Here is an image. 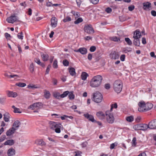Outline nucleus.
<instances>
[{"mask_svg":"<svg viewBox=\"0 0 156 156\" xmlns=\"http://www.w3.org/2000/svg\"><path fill=\"white\" fill-rule=\"evenodd\" d=\"M125 40L128 45H131L132 44V41L129 38H125Z\"/></svg>","mask_w":156,"mask_h":156,"instance_id":"nucleus-34","label":"nucleus"},{"mask_svg":"<svg viewBox=\"0 0 156 156\" xmlns=\"http://www.w3.org/2000/svg\"><path fill=\"white\" fill-rule=\"evenodd\" d=\"M103 96L99 92H96L93 94V100L96 103H99L101 102L103 100Z\"/></svg>","mask_w":156,"mask_h":156,"instance_id":"nucleus-4","label":"nucleus"},{"mask_svg":"<svg viewBox=\"0 0 156 156\" xmlns=\"http://www.w3.org/2000/svg\"><path fill=\"white\" fill-rule=\"evenodd\" d=\"M112 41H120V38L119 37H117L116 36L111 37L109 38Z\"/></svg>","mask_w":156,"mask_h":156,"instance_id":"nucleus-32","label":"nucleus"},{"mask_svg":"<svg viewBox=\"0 0 156 156\" xmlns=\"http://www.w3.org/2000/svg\"><path fill=\"white\" fill-rule=\"evenodd\" d=\"M35 143L37 145L43 146H45L46 143L42 139H38L35 140Z\"/></svg>","mask_w":156,"mask_h":156,"instance_id":"nucleus-16","label":"nucleus"},{"mask_svg":"<svg viewBox=\"0 0 156 156\" xmlns=\"http://www.w3.org/2000/svg\"><path fill=\"white\" fill-rule=\"evenodd\" d=\"M151 15L154 16H156V12L154 10H152L151 12Z\"/></svg>","mask_w":156,"mask_h":156,"instance_id":"nucleus-63","label":"nucleus"},{"mask_svg":"<svg viewBox=\"0 0 156 156\" xmlns=\"http://www.w3.org/2000/svg\"><path fill=\"white\" fill-rule=\"evenodd\" d=\"M92 55L91 54L89 53L88 54L87 58L88 60L90 61L92 59Z\"/></svg>","mask_w":156,"mask_h":156,"instance_id":"nucleus-64","label":"nucleus"},{"mask_svg":"<svg viewBox=\"0 0 156 156\" xmlns=\"http://www.w3.org/2000/svg\"><path fill=\"white\" fill-rule=\"evenodd\" d=\"M15 151L12 148L9 149L7 152V154L8 156H13L15 154Z\"/></svg>","mask_w":156,"mask_h":156,"instance_id":"nucleus-23","label":"nucleus"},{"mask_svg":"<svg viewBox=\"0 0 156 156\" xmlns=\"http://www.w3.org/2000/svg\"><path fill=\"white\" fill-rule=\"evenodd\" d=\"M15 129H14L12 127L7 131L6 134L7 136H10L15 133Z\"/></svg>","mask_w":156,"mask_h":156,"instance_id":"nucleus-22","label":"nucleus"},{"mask_svg":"<svg viewBox=\"0 0 156 156\" xmlns=\"http://www.w3.org/2000/svg\"><path fill=\"white\" fill-rule=\"evenodd\" d=\"M68 95L70 99L72 100L74 99L75 96L74 94H73V91L69 92V93Z\"/></svg>","mask_w":156,"mask_h":156,"instance_id":"nucleus-35","label":"nucleus"},{"mask_svg":"<svg viewBox=\"0 0 156 156\" xmlns=\"http://www.w3.org/2000/svg\"><path fill=\"white\" fill-rule=\"evenodd\" d=\"M12 108L14 109V110L13 111L14 113H21L22 112L20 111V109L15 107V106L12 105Z\"/></svg>","mask_w":156,"mask_h":156,"instance_id":"nucleus-31","label":"nucleus"},{"mask_svg":"<svg viewBox=\"0 0 156 156\" xmlns=\"http://www.w3.org/2000/svg\"><path fill=\"white\" fill-rule=\"evenodd\" d=\"M51 94L49 91L46 90H44V96L47 99H48L49 98Z\"/></svg>","mask_w":156,"mask_h":156,"instance_id":"nucleus-30","label":"nucleus"},{"mask_svg":"<svg viewBox=\"0 0 156 156\" xmlns=\"http://www.w3.org/2000/svg\"><path fill=\"white\" fill-rule=\"evenodd\" d=\"M102 80V77L100 75L95 76L91 80L90 86L93 87H98L101 85Z\"/></svg>","mask_w":156,"mask_h":156,"instance_id":"nucleus-1","label":"nucleus"},{"mask_svg":"<svg viewBox=\"0 0 156 156\" xmlns=\"http://www.w3.org/2000/svg\"><path fill=\"white\" fill-rule=\"evenodd\" d=\"M134 129L135 130H146L148 128V125L146 124H139L133 126Z\"/></svg>","mask_w":156,"mask_h":156,"instance_id":"nucleus-6","label":"nucleus"},{"mask_svg":"<svg viewBox=\"0 0 156 156\" xmlns=\"http://www.w3.org/2000/svg\"><path fill=\"white\" fill-rule=\"evenodd\" d=\"M96 48L94 46H91L90 48V51L92 52H94L95 51Z\"/></svg>","mask_w":156,"mask_h":156,"instance_id":"nucleus-51","label":"nucleus"},{"mask_svg":"<svg viewBox=\"0 0 156 156\" xmlns=\"http://www.w3.org/2000/svg\"><path fill=\"white\" fill-rule=\"evenodd\" d=\"M122 83L121 80H118L115 81L113 83V88L116 92L120 93L122 90Z\"/></svg>","mask_w":156,"mask_h":156,"instance_id":"nucleus-3","label":"nucleus"},{"mask_svg":"<svg viewBox=\"0 0 156 156\" xmlns=\"http://www.w3.org/2000/svg\"><path fill=\"white\" fill-rule=\"evenodd\" d=\"M110 57L112 59H116L119 58V55L115 51L111 52L110 55Z\"/></svg>","mask_w":156,"mask_h":156,"instance_id":"nucleus-15","label":"nucleus"},{"mask_svg":"<svg viewBox=\"0 0 156 156\" xmlns=\"http://www.w3.org/2000/svg\"><path fill=\"white\" fill-rule=\"evenodd\" d=\"M91 2L94 4H98L99 2V0H90Z\"/></svg>","mask_w":156,"mask_h":156,"instance_id":"nucleus-56","label":"nucleus"},{"mask_svg":"<svg viewBox=\"0 0 156 156\" xmlns=\"http://www.w3.org/2000/svg\"><path fill=\"white\" fill-rule=\"evenodd\" d=\"M18 17L15 16H12L6 19L7 22L11 23H13L15 22L18 20Z\"/></svg>","mask_w":156,"mask_h":156,"instance_id":"nucleus-10","label":"nucleus"},{"mask_svg":"<svg viewBox=\"0 0 156 156\" xmlns=\"http://www.w3.org/2000/svg\"><path fill=\"white\" fill-rule=\"evenodd\" d=\"M42 58L44 61H46L48 60L49 55L47 54H41Z\"/></svg>","mask_w":156,"mask_h":156,"instance_id":"nucleus-25","label":"nucleus"},{"mask_svg":"<svg viewBox=\"0 0 156 156\" xmlns=\"http://www.w3.org/2000/svg\"><path fill=\"white\" fill-rule=\"evenodd\" d=\"M16 85L20 87H25L26 84L25 83H16Z\"/></svg>","mask_w":156,"mask_h":156,"instance_id":"nucleus-41","label":"nucleus"},{"mask_svg":"<svg viewBox=\"0 0 156 156\" xmlns=\"http://www.w3.org/2000/svg\"><path fill=\"white\" fill-rule=\"evenodd\" d=\"M151 7V3L149 2H146L143 3V9L147 10Z\"/></svg>","mask_w":156,"mask_h":156,"instance_id":"nucleus-20","label":"nucleus"},{"mask_svg":"<svg viewBox=\"0 0 156 156\" xmlns=\"http://www.w3.org/2000/svg\"><path fill=\"white\" fill-rule=\"evenodd\" d=\"M69 72L71 76H74L76 75L75 70L74 68L73 67L69 68Z\"/></svg>","mask_w":156,"mask_h":156,"instance_id":"nucleus-28","label":"nucleus"},{"mask_svg":"<svg viewBox=\"0 0 156 156\" xmlns=\"http://www.w3.org/2000/svg\"><path fill=\"white\" fill-rule=\"evenodd\" d=\"M141 36V34L140 31H139L138 30H136L134 33L133 38L134 39L135 38H140Z\"/></svg>","mask_w":156,"mask_h":156,"instance_id":"nucleus-17","label":"nucleus"},{"mask_svg":"<svg viewBox=\"0 0 156 156\" xmlns=\"http://www.w3.org/2000/svg\"><path fill=\"white\" fill-rule=\"evenodd\" d=\"M105 88L107 90H108L110 88V85L108 83H106L105 85Z\"/></svg>","mask_w":156,"mask_h":156,"instance_id":"nucleus-53","label":"nucleus"},{"mask_svg":"<svg viewBox=\"0 0 156 156\" xmlns=\"http://www.w3.org/2000/svg\"><path fill=\"white\" fill-rule=\"evenodd\" d=\"M133 43L135 45L137 46H139L140 44V38H136L134 39Z\"/></svg>","mask_w":156,"mask_h":156,"instance_id":"nucleus-26","label":"nucleus"},{"mask_svg":"<svg viewBox=\"0 0 156 156\" xmlns=\"http://www.w3.org/2000/svg\"><path fill=\"white\" fill-rule=\"evenodd\" d=\"M132 146H135L136 144V138L135 137H134L133 138V139L132 141Z\"/></svg>","mask_w":156,"mask_h":156,"instance_id":"nucleus-48","label":"nucleus"},{"mask_svg":"<svg viewBox=\"0 0 156 156\" xmlns=\"http://www.w3.org/2000/svg\"><path fill=\"white\" fill-rule=\"evenodd\" d=\"M43 105V104L41 102H37L30 105L28 107V108L31 109L32 110L34 109H38L42 108Z\"/></svg>","mask_w":156,"mask_h":156,"instance_id":"nucleus-8","label":"nucleus"},{"mask_svg":"<svg viewBox=\"0 0 156 156\" xmlns=\"http://www.w3.org/2000/svg\"><path fill=\"white\" fill-rule=\"evenodd\" d=\"M145 112L151 109L153 107V105L151 103H145Z\"/></svg>","mask_w":156,"mask_h":156,"instance_id":"nucleus-21","label":"nucleus"},{"mask_svg":"<svg viewBox=\"0 0 156 156\" xmlns=\"http://www.w3.org/2000/svg\"><path fill=\"white\" fill-rule=\"evenodd\" d=\"M69 93V91H64L62 94H61V98H63L65 97Z\"/></svg>","mask_w":156,"mask_h":156,"instance_id":"nucleus-37","label":"nucleus"},{"mask_svg":"<svg viewBox=\"0 0 156 156\" xmlns=\"http://www.w3.org/2000/svg\"><path fill=\"white\" fill-rule=\"evenodd\" d=\"M92 37L90 36H87L85 37L84 38V39L87 41H89V40L92 39Z\"/></svg>","mask_w":156,"mask_h":156,"instance_id":"nucleus-60","label":"nucleus"},{"mask_svg":"<svg viewBox=\"0 0 156 156\" xmlns=\"http://www.w3.org/2000/svg\"><path fill=\"white\" fill-rule=\"evenodd\" d=\"M53 96L54 97L57 99H59L61 98V94L58 92H55L53 94Z\"/></svg>","mask_w":156,"mask_h":156,"instance_id":"nucleus-33","label":"nucleus"},{"mask_svg":"<svg viewBox=\"0 0 156 156\" xmlns=\"http://www.w3.org/2000/svg\"><path fill=\"white\" fill-rule=\"evenodd\" d=\"M14 142L13 140H10L6 141L4 143L5 145H9L10 146H12L14 144Z\"/></svg>","mask_w":156,"mask_h":156,"instance_id":"nucleus-24","label":"nucleus"},{"mask_svg":"<svg viewBox=\"0 0 156 156\" xmlns=\"http://www.w3.org/2000/svg\"><path fill=\"white\" fill-rule=\"evenodd\" d=\"M6 138V136L5 135H3L2 136L0 139V141L2 142Z\"/></svg>","mask_w":156,"mask_h":156,"instance_id":"nucleus-57","label":"nucleus"},{"mask_svg":"<svg viewBox=\"0 0 156 156\" xmlns=\"http://www.w3.org/2000/svg\"><path fill=\"white\" fill-rule=\"evenodd\" d=\"M84 30L85 32L88 34H93L94 32L93 28L91 24L85 25Z\"/></svg>","mask_w":156,"mask_h":156,"instance_id":"nucleus-7","label":"nucleus"},{"mask_svg":"<svg viewBox=\"0 0 156 156\" xmlns=\"http://www.w3.org/2000/svg\"><path fill=\"white\" fill-rule=\"evenodd\" d=\"M57 63V61L56 59H55L54 60L53 64V68L55 69L58 68V65Z\"/></svg>","mask_w":156,"mask_h":156,"instance_id":"nucleus-44","label":"nucleus"},{"mask_svg":"<svg viewBox=\"0 0 156 156\" xmlns=\"http://www.w3.org/2000/svg\"><path fill=\"white\" fill-rule=\"evenodd\" d=\"M8 96L9 97L15 98L17 96V94L16 93L13 91H8Z\"/></svg>","mask_w":156,"mask_h":156,"instance_id":"nucleus-27","label":"nucleus"},{"mask_svg":"<svg viewBox=\"0 0 156 156\" xmlns=\"http://www.w3.org/2000/svg\"><path fill=\"white\" fill-rule=\"evenodd\" d=\"M46 6L48 7L53 6V4L51 2H48L46 3Z\"/></svg>","mask_w":156,"mask_h":156,"instance_id":"nucleus-61","label":"nucleus"},{"mask_svg":"<svg viewBox=\"0 0 156 156\" xmlns=\"http://www.w3.org/2000/svg\"><path fill=\"white\" fill-rule=\"evenodd\" d=\"M111 106L112 107V108H117L118 106L117 103H115L112 104L111 105Z\"/></svg>","mask_w":156,"mask_h":156,"instance_id":"nucleus-62","label":"nucleus"},{"mask_svg":"<svg viewBox=\"0 0 156 156\" xmlns=\"http://www.w3.org/2000/svg\"><path fill=\"white\" fill-rule=\"evenodd\" d=\"M147 125L148 128L151 129H156V119L151 120Z\"/></svg>","mask_w":156,"mask_h":156,"instance_id":"nucleus-11","label":"nucleus"},{"mask_svg":"<svg viewBox=\"0 0 156 156\" xmlns=\"http://www.w3.org/2000/svg\"><path fill=\"white\" fill-rule=\"evenodd\" d=\"M76 52H80L82 55H85L87 52V49L85 48H81L77 50H75Z\"/></svg>","mask_w":156,"mask_h":156,"instance_id":"nucleus-14","label":"nucleus"},{"mask_svg":"<svg viewBox=\"0 0 156 156\" xmlns=\"http://www.w3.org/2000/svg\"><path fill=\"white\" fill-rule=\"evenodd\" d=\"M83 116L89 121L93 122H96V121L94 119V116L92 115L89 114L88 113L84 114Z\"/></svg>","mask_w":156,"mask_h":156,"instance_id":"nucleus-12","label":"nucleus"},{"mask_svg":"<svg viewBox=\"0 0 156 156\" xmlns=\"http://www.w3.org/2000/svg\"><path fill=\"white\" fill-rule=\"evenodd\" d=\"M126 120L129 122H131L133 120V116H128L126 118Z\"/></svg>","mask_w":156,"mask_h":156,"instance_id":"nucleus-39","label":"nucleus"},{"mask_svg":"<svg viewBox=\"0 0 156 156\" xmlns=\"http://www.w3.org/2000/svg\"><path fill=\"white\" fill-rule=\"evenodd\" d=\"M88 76V74L86 72H83L81 76V78L82 80H85Z\"/></svg>","mask_w":156,"mask_h":156,"instance_id":"nucleus-29","label":"nucleus"},{"mask_svg":"<svg viewBox=\"0 0 156 156\" xmlns=\"http://www.w3.org/2000/svg\"><path fill=\"white\" fill-rule=\"evenodd\" d=\"M49 124L51 129L55 130V132L57 133H60V129L63 127L62 125L60 123L50 121Z\"/></svg>","mask_w":156,"mask_h":156,"instance_id":"nucleus-2","label":"nucleus"},{"mask_svg":"<svg viewBox=\"0 0 156 156\" xmlns=\"http://www.w3.org/2000/svg\"><path fill=\"white\" fill-rule=\"evenodd\" d=\"M96 115L101 120L104 119L105 116V114L103 112L101 111L97 112Z\"/></svg>","mask_w":156,"mask_h":156,"instance_id":"nucleus-19","label":"nucleus"},{"mask_svg":"<svg viewBox=\"0 0 156 156\" xmlns=\"http://www.w3.org/2000/svg\"><path fill=\"white\" fill-rule=\"evenodd\" d=\"M125 55H122L120 56V59L121 61H123L125 60Z\"/></svg>","mask_w":156,"mask_h":156,"instance_id":"nucleus-59","label":"nucleus"},{"mask_svg":"<svg viewBox=\"0 0 156 156\" xmlns=\"http://www.w3.org/2000/svg\"><path fill=\"white\" fill-rule=\"evenodd\" d=\"M9 114L8 113L5 114L4 115V121L6 122H8L9 121Z\"/></svg>","mask_w":156,"mask_h":156,"instance_id":"nucleus-38","label":"nucleus"},{"mask_svg":"<svg viewBox=\"0 0 156 156\" xmlns=\"http://www.w3.org/2000/svg\"><path fill=\"white\" fill-rule=\"evenodd\" d=\"M21 124L19 120H16L13 123L12 128H13V129L15 130L17 129Z\"/></svg>","mask_w":156,"mask_h":156,"instance_id":"nucleus-13","label":"nucleus"},{"mask_svg":"<svg viewBox=\"0 0 156 156\" xmlns=\"http://www.w3.org/2000/svg\"><path fill=\"white\" fill-rule=\"evenodd\" d=\"M63 64L65 66H67L69 65V62L66 59H65L63 61Z\"/></svg>","mask_w":156,"mask_h":156,"instance_id":"nucleus-47","label":"nucleus"},{"mask_svg":"<svg viewBox=\"0 0 156 156\" xmlns=\"http://www.w3.org/2000/svg\"><path fill=\"white\" fill-rule=\"evenodd\" d=\"M135 6L134 5H131L128 7V9L129 11H132L134 9Z\"/></svg>","mask_w":156,"mask_h":156,"instance_id":"nucleus-52","label":"nucleus"},{"mask_svg":"<svg viewBox=\"0 0 156 156\" xmlns=\"http://www.w3.org/2000/svg\"><path fill=\"white\" fill-rule=\"evenodd\" d=\"M105 115L106 121L108 123L112 124L114 122V117L113 115L109 111H106L105 113Z\"/></svg>","mask_w":156,"mask_h":156,"instance_id":"nucleus-5","label":"nucleus"},{"mask_svg":"<svg viewBox=\"0 0 156 156\" xmlns=\"http://www.w3.org/2000/svg\"><path fill=\"white\" fill-rule=\"evenodd\" d=\"M23 33L22 32L18 33L17 35L18 38L21 40H22L23 38Z\"/></svg>","mask_w":156,"mask_h":156,"instance_id":"nucleus-46","label":"nucleus"},{"mask_svg":"<svg viewBox=\"0 0 156 156\" xmlns=\"http://www.w3.org/2000/svg\"><path fill=\"white\" fill-rule=\"evenodd\" d=\"M139 106L138 110L140 112H145V102L144 101H140L138 103Z\"/></svg>","mask_w":156,"mask_h":156,"instance_id":"nucleus-9","label":"nucleus"},{"mask_svg":"<svg viewBox=\"0 0 156 156\" xmlns=\"http://www.w3.org/2000/svg\"><path fill=\"white\" fill-rule=\"evenodd\" d=\"M71 20V18L69 16H67L65 17L63 19V21L65 22H69Z\"/></svg>","mask_w":156,"mask_h":156,"instance_id":"nucleus-36","label":"nucleus"},{"mask_svg":"<svg viewBox=\"0 0 156 156\" xmlns=\"http://www.w3.org/2000/svg\"><path fill=\"white\" fill-rule=\"evenodd\" d=\"M34 60L38 65H39L41 63L40 60L38 58H36L34 59Z\"/></svg>","mask_w":156,"mask_h":156,"instance_id":"nucleus-54","label":"nucleus"},{"mask_svg":"<svg viewBox=\"0 0 156 156\" xmlns=\"http://www.w3.org/2000/svg\"><path fill=\"white\" fill-rule=\"evenodd\" d=\"M69 118L70 119H72L73 118V117L72 116H68L66 115H64L63 116H61V118L62 120H64L66 118Z\"/></svg>","mask_w":156,"mask_h":156,"instance_id":"nucleus-43","label":"nucleus"},{"mask_svg":"<svg viewBox=\"0 0 156 156\" xmlns=\"http://www.w3.org/2000/svg\"><path fill=\"white\" fill-rule=\"evenodd\" d=\"M83 21V20L81 18H79L74 22L75 24H78Z\"/></svg>","mask_w":156,"mask_h":156,"instance_id":"nucleus-42","label":"nucleus"},{"mask_svg":"<svg viewBox=\"0 0 156 156\" xmlns=\"http://www.w3.org/2000/svg\"><path fill=\"white\" fill-rule=\"evenodd\" d=\"M72 13L76 18H78L80 16V13L76 12H73Z\"/></svg>","mask_w":156,"mask_h":156,"instance_id":"nucleus-45","label":"nucleus"},{"mask_svg":"<svg viewBox=\"0 0 156 156\" xmlns=\"http://www.w3.org/2000/svg\"><path fill=\"white\" fill-rule=\"evenodd\" d=\"M30 70L31 73H33L34 71V66L33 63H32L30 66Z\"/></svg>","mask_w":156,"mask_h":156,"instance_id":"nucleus-40","label":"nucleus"},{"mask_svg":"<svg viewBox=\"0 0 156 156\" xmlns=\"http://www.w3.org/2000/svg\"><path fill=\"white\" fill-rule=\"evenodd\" d=\"M51 67V66L50 65H49L48 66L46 70L45 74H48L49 73Z\"/></svg>","mask_w":156,"mask_h":156,"instance_id":"nucleus-49","label":"nucleus"},{"mask_svg":"<svg viewBox=\"0 0 156 156\" xmlns=\"http://www.w3.org/2000/svg\"><path fill=\"white\" fill-rule=\"evenodd\" d=\"M5 76H8L9 77V78H14L15 77H19L18 76V75H11L10 76H9L8 75H7V74H5Z\"/></svg>","mask_w":156,"mask_h":156,"instance_id":"nucleus-50","label":"nucleus"},{"mask_svg":"<svg viewBox=\"0 0 156 156\" xmlns=\"http://www.w3.org/2000/svg\"><path fill=\"white\" fill-rule=\"evenodd\" d=\"M116 144L115 143H112L111 144L110 146V149H113L114 148V147L115 146L117 145V144Z\"/></svg>","mask_w":156,"mask_h":156,"instance_id":"nucleus-58","label":"nucleus"},{"mask_svg":"<svg viewBox=\"0 0 156 156\" xmlns=\"http://www.w3.org/2000/svg\"><path fill=\"white\" fill-rule=\"evenodd\" d=\"M57 20L55 17H53L51 19V24L52 27H55L57 25Z\"/></svg>","mask_w":156,"mask_h":156,"instance_id":"nucleus-18","label":"nucleus"},{"mask_svg":"<svg viewBox=\"0 0 156 156\" xmlns=\"http://www.w3.org/2000/svg\"><path fill=\"white\" fill-rule=\"evenodd\" d=\"M105 11L108 13H109L112 11V9L111 8L108 7L106 9Z\"/></svg>","mask_w":156,"mask_h":156,"instance_id":"nucleus-55","label":"nucleus"}]
</instances>
